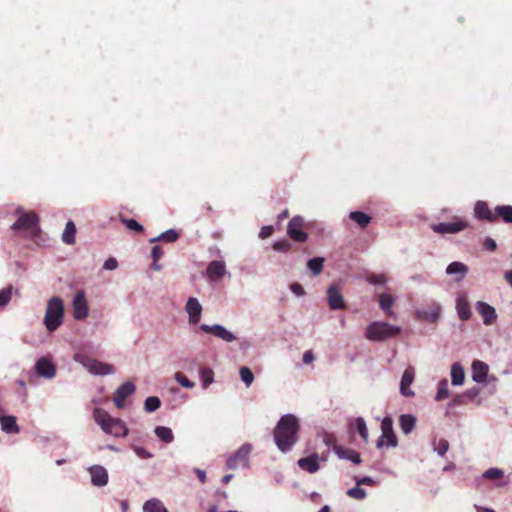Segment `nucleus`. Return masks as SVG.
<instances>
[{"label":"nucleus","mask_w":512,"mask_h":512,"mask_svg":"<svg viewBox=\"0 0 512 512\" xmlns=\"http://www.w3.org/2000/svg\"><path fill=\"white\" fill-rule=\"evenodd\" d=\"M399 424L402 432L409 434L415 428L416 418L410 414H403L399 418Z\"/></svg>","instance_id":"29"},{"label":"nucleus","mask_w":512,"mask_h":512,"mask_svg":"<svg viewBox=\"0 0 512 512\" xmlns=\"http://www.w3.org/2000/svg\"><path fill=\"white\" fill-rule=\"evenodd\" d=\"M15 213L19 215V217L16 222L12 224V230H25L35 232L38 229L39 217L36 212L30 211L25 213L23 208L18 207Z\"/></svg>","instance_id":"5"},{"label":"nucleus","mask_w":512,"mask_h":512,"mask_svg":"<svg viewBox=\"0 0 512 512\" xmlns=\"http://www.w3.org/2000/svg\"><path fill=\"white\" fill-rule=\"evenodd\" d=\"M382 435L377 441V447L383 445L395 447L397 445V438L393 431V421L390 417H385L381 422Z\"/></svg>","instance_id":"7"},{"label":"nucleus","mask_w":512,"mask_h":512,"mask_svg":"<svg viewBox=\"0 0 512 512\" xmlns=\"http://www.w3.org/2000/svg\"><path fill=\"white\" fill-rule=\"evenodd\" d=\"M88 302L84 291H78L73 299V316L76 320H84L88 317Z\"/></svg>","instance_id":"9"},{"label":"nucleus","mask_w":512,"mask_h":512,"mask_svg":"<svg viewBox=\"0 0 512 512\" xmlns=\"http://www.w3.org/2000/svg\"><path fill=\"white\" fill-rule=\"evenodd\" d=\"M314 360V354L311 350H307L303 354V362L305 364H310Z\"/></svg>","instance_id":"61"},{"label":"nucleus","mask_w":512,"mask_h":512,"mask_svg":"<svg viewBox=\"0 0 512 512\" xmlns=\"http://www.w3.org/2000/svg\"><path fill=\"white\" fill-rule=\"evenodd\" d=\"M484 247L489 251H494L497 247L496 242L492 238H486L484 241Z\"/></svg>","instance_id":"60"},{"label":"nucleus","mask_w":512,"mask_h":512,"mask_svg":"<svg viewBox=\"0 0 512 512\" xmlns=\"http://www.w3.org/2000/svg\"><path fill=\"white\" fill-rule=\"evenodd\" d=\"M349 218L357 223L361 228H366L371 222V217L361 211H353L349 214Z\"/></svg>","instance_id":"33"},{"label":"nucleus","mask_w":512,"mask_h":512,"mask_svg":"<svg viewBox=\"0 0 512 512\" xmlns=\"http://www.w3.org/2000/svg\"><path fill=\"white\" fill-rule=\"evenodd\" d=\"M465 381V371L460 363H454L451 367V382L455 386L463 385Z\"/></svg>","instance_id":"26"},{"label":"nucleus","mask_w":512,"mask_h":512,"mask_svg":"<svg viewBox=\"0 0 512 512\" xmlns=\"http://www.w3.org/2000/svg\"><path fill=\"white\" fill-rule=\"evenodd\" d=\"M355 424L357 427V431L360 437L363 439L365 443L368 442V429L365 423V420L362 417H358L355 419Z\"/></svg>","instance_id":"43"},{"label":"nucleus","mask_w":512,"mask_h":512,"mask_svg":"<svg viewBox=\"0 0 512 512\" xmlns=\"http://www.w3.org/2000/svg\"><path fill=\"white\" fill-rule=\"evenodd\" d=\"M144 512H168L161 501L157 499L148 500L143 506Z\"/></svg>","instance_id":"37"},{"label":"nucleus","mask_w":512,"mask_h":512,"mask_svg":"<svg viewBox=\"0 0 512 512\" xmlns=\"http://www.w3.org/2000/svg\"><path fill=\"white\" fill-rule=\"evenodd\" d=\"M434 450L440 455V456H444L446 454V452L448 451L449 449V443L446 439H439V440H435L434 443Z\"/></svg>","instance_id":"48"},{"label":"nucleus","mask_w":512,"mask_h":512,"mask_svg":"<svg viewBox=\"0 0 512 512\" xmlns=\"http://www.w3.org/2000/svg\"><path fill=\"white\" fill-rule=\"evenodd\" d=\"M273 232H274V229L272 226H264L261 228L259 236L262 239H265V238L271 236L273 234Z\"/></svg>","instance_id":"57"},{"label":"nucleus","mask_w":512,"mask_h":512,"mask_svg":"<svg viewBox=\"0 0 512 512\" xmlns=\"http://www.w3.org/2000/svg\"><path fill=\"white\" fill-rule=\"evenodd\" d=\"M476 310L481 315L485 325L489 326L496 322V310L491 305L487 304L486 302L479 301L476 303Z\"/></svg>","instance_id":"14"},{"label":"nucleus","mask_w":512,"mask_h":512,"mask_svg":"<svg viewBox=\"0 0 512 512\" xmlns=\"http://www.w3.org/2000/svg\"><path fill=\"white\" fill-rule=\"evenodd\" d=\"M103 431L115 437H125L128 434V429L124 422L118 418H112Z\"/></svg>","instance_id":"19"},{"label":"nucleus","mask_w":512,"mask_h":512,"mask_svg":"<svg viewBox=\"0 0 512 512\" xmlns=\"http://www.w3.org/2000/svg\"><path fill=\"white\" fill-rule=\"evenodd\" d=\"M356 482H357V485H372L373 484V479L370 478V477H363V478H360V479H356Z\"/></svg>","instance_id":"62"},{"label":"nucleus","mask_w":512,"mask_h":512,"mask_svg":"<svg viewBox=\"0 0 512 512\" xmlns=\"http://www.w3.org/2000/svg\"><path fill=\"white\" fill-rule=\"evenodd\" d=\"M88 471L94 486L102 487L108 483V472L103 466L93 465L89 467Z\"/></svg>","instance_id":"16"},{"label":"nucleus","mask_w":512,"mask_h":512,"mask_svg":"<svg viewBox=\"0 0 512 512\" xmlns=\"http://www.w3.org/2000/svg\"><path fill=\"white\" fill-rule=\"evenodd\" d=\"M2 430L6 433H18L19 427L14 416H2L0 418Z\"/></svg>","instance_id":"30"},{"label":"nucleus","mask_w":512,"mask_h":512,"mask_svg":"<svg viewBox=\"0 0 512 512\" xmlns=\"http://www.w3.org/2000/svg\"><path fill=\"white\" fill-rule=\"evenodd\" d=\"M327 302L332 310H340L346 308L341 289L333 284L327 289Z\"/></svg>","instance_id":"10"},{"label":"nucleus","mask_w":512,"mask_h":512,"mask_svg":"<svg viewBox=\"0 0 512 512\" xmlns=\"http://www.w3.org/2000/svg\"><path fill=\"white\" fill-rule=\"evenodd\" d=\"M440 312V306L434 304L429 310H419L417 314L419 318L434 323L439 319Z\"/></svg>","instance_id":"27"},{"label":"nucleus","mask_w":512,"mask_h":512,"mask_svg":"<svg viewBox=\"0 0 512 512\" xmlns=\"http://www.w3.org/2000/svg\"><path fill=\"white\" fill-rule=\"evenodd\" d=\"M290 289L297 296H303L305 294L304 288L299 283H292Z\"/></svg>","instance_id":"56"},{"label":"nucleus","mask_w":512,"mask_h":512,"mask_svg":"<svg viewBox=\"0 0 512 512\" xmlns=\"http://www.w3.org/2000/svg\"><path fill=\"white\" fill-rule=\"evenodd\" d=\"M133 450L136 453V455L142 459H148L153 456L150 452H148L142 447L134 446Z\"/></svg>","instance_id":"53"},{"label":"nucleus","mask_w":512,"mask_h":512,"mask_svg":"<svg viewBox=\"0 0 512 512\" xmlns=\"http://www.w3.org/2000/svg\"><path fill=\"white\" fill-rule=\"evenodd\" d=\"M367 281L372 285H384L387 282L385 274L371 273L366 277Z\"/></svg>","instance_id":"50"},{"label":"nucleus","mask_w":512,"mask_h":512,"mask_svg":"<svg viewBox=\"0 0 512 512\" xmlns=\"http://www.w3.org/2000/svg\"><path fill=\"white\" fill-rule=\"evenodd\" d=\"M505 280L507 283L512 287V270H509L504 275Z\"/></svg>","instance_id":"63"},{"label":"nucleus","mask_w":512,"mask_h":512,"mask_svg":"<svg viewBox=\"0 0 512 512\" xmlns=\"http://www.w3.org/2000/svg\"><path fill=\"white\" fill-rule=\"evenodd\" d=\"M480 393V389L477 388V387H473V388H470L468 389L465 393H464V397H468L470 399H474L475 397L478 396V394Z\"/></svg>","instance_id":"59"},{"label":"nucleus","mask_w":512,"mask_h":512,"mask_svg":"<svg viewBox=\"0 0 512 512\" xmlns=\"http://www.w3.org/2000/svg\"><path fill=\"white\" fill-rule=\"evenodd\" d=\"M251 445H242L231 457L228 458L226 466L228 469H237L248 466Z\"/></svg>","instance_id":"6"},{"label":"nucleus","mask_w":512,"mask_h":512,"mask_svg":"<svg viewBox=\"0 0 512 512\" xmlns=\"http://www.w3.org/2000/svg\"><path fill=\"white\" fill-rule=\"evenodd\" d=\"M456 308L459 315V318L463 321H467L471 318V309L470 305L465 296L461 295L457 297L456 300Z\"/></svg>","instance_id":"25"},{"label":"nucleus","mask_w":512,"mask_h":512,"mask_svg":"<svg viewBox=\"0 0 512 512\" xmlns=\"http://www.w3.org/2000/svg\"><path fill=\"white\" fill-rule=\"evenodd\" d=\"M347 495L354 499H364L366 497V491L360 487H354L347 491Z\"/></svg>","instance_id":"51"},{"label":"nucleus","mask_w":512,"mask_h":512,"mask_svg":"<svg viewBox=\"0 0 512 512\" xmlns=\"http://www.w3.org/2000/svg\"><path fill=\"white\" fill-rule=\"evenodd\" d=\"M334 452L336 453V455L339 458L348 459V460L352 461L354 464L361 463V458H360L359 453H357L356 451H354L352 449L345 448V447H342L339 445H334Z\"/></svg>","instance_id":"24"},{"label":"nucleus","mask_w":512,"mask_h":512,"mask_svg":"<svg viewBox=\"0 0 512 512\" xmlns=\"http://www.w3.org/2000/svg\"><path fill=\"white\" fill-rule=\"evenodd\" d=\"M291 248V244L287 240L277 241L273 244V249L276 251L287 252Z\"/></svg>","instance_id":"52"},{"label":"nucleus","mask_w":512,"mask_h":512,"mask_svg":"<svg viewBox=\"0 0 512 512\" xmlns=\"http://www.w3.org/2000/svg\"><path fill=\"white\" fill-rule=\"evenodd\" d=\"M178 238H179V232L176 231L175 229H169V230L163 232L162 234H160L158 237L150 239V242L154 243L157 241H164V242L173 243Z\"/></svg>","instance_id":"36"},{"label":"nucleus","mask_w":512,"mask_h":512,"mask_svg":"<svg viewBox=\"0 0 512 512\" xmlns=\"http://www.w3.org/2000/svg\"><path fill=\"white\" fill-rule=\"evenodd\" d=\"M304 227V219L301 216H294L288 224L287 233L289 237L296 242H305L308 238L306 232L302 229Z\"/></svg>","instance_id":"8"},{"label":"nucleus","mask_w":512,"mask_h":512,"mask_svg":"<svg viewBox=\"0 0 512 512\" xmlns=\"http://www.w3.org/2000/svg\"><path fill=\"white\" fill-rule=\"evenodd\" d=\"M467 227L465 221H456L451 223L432 224L431 228L438 234H454L464 230Z\"/></svg>","instance_id":"13"},{"label":"nucleus","mask_w":512,"mask_h":512,"mask_svg":"<svg viewBox=\"0 0 512 512\" xmlns=\"http://www.w3.org/2000/svg\"><path fill=\"white\" fill-rule=\"evenodd\" d=\"M414 377V368L412 366L407 367L402 375L400 382V392L403 396L411 397L414 395V392L410 389V386L414 381Z\"/></svg>","instance_id":"18"},{"label":"nucleus","mask_w":512,"mask_h":512,"mask_svg":"<svg viewBox=\"0 0 512 512\" xmlns=\"http://www.w3.org/2000/svg\"><path fill=\"white\" fill-rule=\"evenodd\" d=\"M324 258L315 257L307 262L308 268L314 275H319L323 270Z\"/></svg>","instance_id":"40"},{"label":"nucleus","mask_w":512,"mask_h":512,"mask_svg":"<svg viewBox=\"0 0 512 512\" xmlns=\"http://www.w3.org/2000/svg\"><path fill=\"white\" fill-rule=\"evenodd\" d=\"M13 293V286L9 285L6 288L0 290V307H5L11 300Z\"/></svg>","instance_id":"44"},{"label":"nucleus","mask_w":512,"mask_h":512,"mask_svg":"<svg viewBox=\"0 0 512 512\" xmlns=\"http://www.w3.org/2000/svg\"><path fill=\"white\" fill-rule=\"evenodd\" d=\"M164 252L159 245H155L151 251V257L153 260H159L163 256Z\"/></svg>","instance_id":"54"},{"label":"nucleus","mask_w":512,"mask_h":512,"mask_svg":"<svg viewBox=\"0 0 512 512\" xmlns=\"http://www.w3.org/2000/svg\"><path fill=\"white\" fill-rule=\"evenodd\" d=\"M497 220L502 219L505 223H512V206L499 205L496 206Z\"/></svg>","instance_id":"34"},{"label":"nucleus","mask_w":512,"mask_h":512,"mask_svg":"<svg viewBox=\"0 0 512 512\" xmlns=\"http://www.w3.org/2000/svg\"><path fill=\"white\" fill-rule=\"evenodd\" d=\"M121 222L129 229L137 233L143 232V226L134 219L121 217Z\"/></svg>","instance_id":"47"},{"label":"nucleus","mask_w":512,"mask_h":512,"mask_svg":"<svg viewBox=\"0 0 512 512\" xmlns=\"http://www.w3.org/2000/svg\"><path fill=\"white\" fill-rule=\"evenodd\" d=\"M475 509L477 512H495L491 508H486V507H482V506H478V505H475Z\"/></svg>","instance_id":"64"},{"label":"nucleus","mask_w":512,"mask_h":512,"mask_svg":"<svg viewBox=\"0 0 512 512\" xmlns=\"http://www.w3.org/2000/svg\"><path fill=\"white\" fill-rule=\"evenodd\" d=\"M156 436L165 443H171L174 439L172 430L168 427L157 426L155 428Z\"/></svg>","instance_id":"38"},{"label":"nucleus","mask_w":512,"mask_h":512,"mask_svg":"<svg viewBox=\"0 0 512 512\" xmlns=\"http://www.w3.org/2000/svg\"><path fill=\"white\" fill-rule=\"evenodd\" d=\"M74 359L95 375H109L115 372L113 365L103 363L85 354L78 353Z\"/></svg>","instance_id":"4"},{"label":"nucleus","mask_w":512,"mask_h":512,"mask_svg":"<svg viewBox=\"0 0 512 512\" xmlns=\"http://www.w3.org/2000/svg\"><path fill=\"white\" fill-rule=\"evenodd\" d=\"M200 329L205 332V333H208V334H213L214 336L226 341V342H232L236 339V337L234 336V334L230 331H228L225 327L219 325V324H215V325H207V324H202L200 326Z\"/></svg>","instance_id":"12"},{"label":"nucleus","mask_w":512,"mask_h":512,"mask_svg":"<svg viewBox=\"0 0 512 512\" xmlns=\"http://www.w3.org/2000/svg\"><path fill=\"white\" fill-rule=\"evenodd\" d=\"M64 317V304L60 297H52L48 303L44 317V324L48 331H55L62 323Z\"/></svg>","instance_id":"2"},{"label":"nucleus","mask_w":512,"mask_h":512,"mask_svg":"<svg viewBox=\"0 0 512 512\" xmlns=\"http://www.w3.org/2000/svg\"><path fill=\"white\" fill-rule=\"evenodd\" d=\"M161 405V401L156 396H150L146 398L144 403V408L147 412H154L156 411Z\"/></svg>","instance_id":"45"},{"label":"nucleus","mask_w":512,"mask_h":512,"mask_svg":"<svg viewBox=\"0 0 512 512\" xmlns=\"http://www.w3.org/2000/svg\"><path fill=\"white\" fill-rule=\"evenodd\" d=\"M394 299L390 294L382 293L379 295V305L382 310H384L388 316H392L393 312L391 311V307L393 306Z\"/></svg>","instance_id":"35"},{"label":"nucleus","mask_w":512,"mask_h":512,"mask_svg":"<svg viewBox=\"0 0 512 512\" xmlns=\"http://www.w3.org/2000/svg\"><path fill=\"white\" fill-rule=\"evenodd\" d=\"M468 272V267L461 262H452L446 268V273L449 275L457 274V281H461Z\"/></svg>","instance_id":"28"},{"label":"nucleus","mask_w":512,"mask_h":512,"mask_svg":"<svg viewBox=\"0 0 512 512\" xmlns=\"http://www.w3.org/2000/svg\"><path fill=\"white\" fill-rule=\"evenodd\" d=\"M93 418L95 422L101 426L102 430L112 420V417L103 409L95 408L93 411Z\"/></svg>","instance_id":"32"},{"label":"nucleus","mask_w":512,"mask_h":512,"mask_svg":"<svg viewBox=\"0 0 512 512\" xmlns=\"http://www.w3.org/2000/svg\"><path fill=\"white\" fill-rule=\"evenodd\" d=\"M239 373H240L241 380L245 383V385L247 387H249L252 384V382L254 381L253 372L250 370V368L243 366L240 368Z\"/></svg>","instance_id":"46"},{"label":"nucleus","mask_w":512,"mask_h":512,"mask_svg":"<svg viewBox=\"0 0 512 512\" xmlns=\"http://www.w3.org/2000/svg\"><path fill=\"white\" fill-rule=\"evenodd\" d=\"M489 367L480 360H474L472 363V379L477 383L486 382Z\"/></svg>","instance_id":"21"},{"label":"nucleus","mask_w":512,"mask_h":512,"mask_svg":"<svg viewBox=\"0 0 512 512\" xmlns=\"http://www.w3.org/2000/svg\"><path fill=\"white\" fill-rule=\"evenodd\" d=\"M35 368L39 376L48 379L53 378L56 373V369L53 363L45 357H42L37 361Z\"/></svg>","instance_id":"20"},{"label":"nucleus","mask_w":512,"mask_h":512,"mask_svg":"<svg viewBox=\"0 0 512 512\" xmlns=\"http://www.w3.org/2000/svg\"><path fill=\"white\" fill-rule=\"evenodd\" d=\"M300 430L298 418L293 414H286L280 418L273 431L274 441L281 452H288L297 442Z\"/></svg>","instance_id":"1"},{"label":"nucleus","mask_w":512,"mask_h":512,"mask_svg":"<svg viewBox=\"0 0 512 512\" xmlns=\"http://www.w3.org/2000/svg\"><path fill=\"white\" fill-rule=\"evenodd\" d=\"M504 476V472L502 469L499 468H490L487 471H485L482 475L484 479L487 480H502Z\"/></svg>","instance_id":"42"},{"label":"nucleus","mask_w":512,"mask_h":512,"mask_svg":"<svg viewBox=\"0 0 512 512\" xmlns=\"http://www.w3.org/2000/svg\"><path fill=\"white\" fill-rule=\"evenodd\" d=\"M450 395L447 379H442L438 383V389L435 396L436 401H442L448 398Z\"/></svg>","instance_id":"39"},{"label":"nucleus","mask_w":512,"mask_h":512,"mask_svg":"<svg viewBox=\"0 0 512 512\" xmlns=\"http://www.w3.org/2000/svg\"><path fill=\"white\" fill-rule=\"evenodd\" d=\"M75 235H76V226L74 222L68 221L64 232L62 234V241L65 244L72 245L75 243Z\"/></svg>","instance_id":"31"},{"label":"nucleus","mask_w":512,"mask_h":512,"mask_svg":"<svg viewBox=\"0 0 512 512\" xmlns=\"http://www.w3.org/2000/svg\"><path fill=\"white\" fill-rule=\"evenodd\" d=\"M401 328L386 322H372L366 328L365 337L370 341H384L397 336Z\"/></svg>","instance_id":"3"},{"label":"nucleus","mask_w":512,"mask_h":512,"mask_svg":"<svg viewBox=\"0 0 512 512\" xmlns=\"http://www.w3.org/2000/svg\"><path fill=\"white\" fill-rule=\"evenodd\" d=\"M225 272V265L222 261L210 262L206 270L207 278L211 281H217L221 279Z\"/></svg>","instance_id":"22"},{"label":"nucleus","mask_w":512,"mask_h":512,"mask_svg":"<svg viewBox=\"0 0 512 512\" xmlns=\"http://www.w3.org/2000/svg\"><path fill=\"white\" fill-rule=\"evenodd\" d=\"M202 380L203 388H207L214 380V373L210 368H202L199 371Z\"/></svg>","instance_id":"41"},{"label":"nucleus","mask_w":512,"mask_h":512,"mask_svg":"<svg viewBox=\"0 0 512 512\" xmlns=\"http://www.w3.org/2000/svg\"><path fill=\"white\" fill-rule=\"evenodd\" d=\"M185 310L189 316V323L198 324L202 313V306L199 301L194 297L188 298L185 305Z\"/></svg>","instance_id":"17"},{"label":"nucleus","mask_w":512,"mask_h":512,"mask_svg":"<svg viewBox=\"0 0 512 512\" xmlns=\"http://www.w3.org/2000/svg\"><path fill=\"white\" fill-rule=\"evenodd\" d=\"M135 385L127 381L123 383L114 393V404L117 408H123L125 406V400L135 392Z\"/></svg>","instance_id":"11"},{"label":"nucleus","mask_w":512,"mask_h":512,"mask_svg":"<svg viewBox=\"0 0 512 512\" xmlns=\"http://www.w3.org/2000/svg\"><path fill=\"white\" fill-rule=\"evenodd\" d=\"M298 466L309 473H315L319 470L318 454L304 457L298 460Z\"/></svg>","instance_id":"23"},{"label":"nucleus","mask_w":512,"mask_h":512,"mask_svg":"<svg viewBox=\"0 0 512 512\" xmlns=\"http://www.w3.org/2000/svg\"><path fill=\"white\" fill-rule=\"evenodd\" d=\"M174 379L184 388L191 389L195 386V383L189 380L182 372H176Z\"/></svg>","instance_id":"49"},{"label":"nucleus","mask_w":512,"mask_h":512,"mask_svg":"<svg viewBox=\"0 0 512 512\" xmlns=\"http://www.w3.org/2000/svg\"><path fill=\"white\" fill-rule=\"evenodd\" d=\"M474 212L475 216L480 220H485L491 223L497 221L496 209L492 211L484 201L476 202Z\"/></svg>","instance_id":"15"},{"label":"nucleus","mask_w":512,"mask_h":512,"mask_svg":"<svg viewBox=\"0 0 512 512\" xmlns=\"http://www.w3.org/2000/svg\"><path fill=\"white\" fill-rule=\"evenodd\" d=\"M118 266V262L115 258H109L104 262L103 268L105 270H114Z\"/></svg>","instance_id":"55"},{"label":"nucleus","mask_w":512,"mask_h":512,"mask_svg":"<svg viewBox=\"0 0 512 512\" xmlns=\"http://www.w3.org/2000/svg\"><path fill=\"white\" fill-rule=\"evenodd\" d=\"M323 441L327 446H332L333 449L334 445H337L336 437L333 434H325Z\"/></svg>","instance_id":"58"}]
</instances>
